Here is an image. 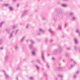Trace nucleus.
Wrapping results in <instances>:
<instances>
[{
  "label": "nucleus",
  "mask_w": 80,
  "mask_h": 80,
  "mask_svg": "<svg viewBox=\"0 0 80 80\" xmlns=\"http://www.w3.org/2000/svg\"><path fill=\"white\" fill-rule=\"evenodd\" d=\"M2 72L4 73V76H5V78H9V76H8V75L7 74V73H5V71L2 70Z\"/></svg>",
  "instance_id": "obj_1"
},
{
  "label": "nucleus",
  "mask_w": 80,
  "mask_h": 80,
  "mask_svg": "<svg viewBox=\"0 0 80 80\" xmlns=\"http://www.w3.org/2000/svg\"><path fill=\"white\" fill-rule=\"evenodd\" d=\"M58 51L60 53L62 52V47L59 46L58 48Z\"/></svg>",
  "instance_id": "obj_2"
},
{
  "label": "nucleus",
  "mask_w": 80,
  "mask_h": 80,
  "mask_svg": "<svg viewBox=\"0 0 80 80\" xmlns=\"http://www.w3.org/2000/svg\"><path fill=\"white\" fill-rule=\"evenodd\" d=\"M58 52V50L57 49H54L53 51L52 52V53L54 55L56 54Z\"/></svg>",
  "instance_id": "obj_3"
},
{
  "label": "nucleus",
  "mask_w": 80,
  "mask_h": 80,
  "mask_svg": "<svg viewBox=\"0 0 80 80\" xmlns=\"http://www.w3.org/2000/svg\"><path fill=\"white\" fill-rule=\"evenodd\" d=\"M8 55H6L4 57L5 61H7L8 60Z\"/></svg>",
  "instance_id": "obj_4"
},
{
  "label": "nucleus",
  "mask_w": 80,
  "mask_h": 80,
  "mask_svg": "<svg viewBox=\"0 0 80 80\" xmlns=\"http://www.w3.org/2000/svg\"><path fill=\"white\" fill-rule=\"evenodd\" d=\"M39 30L42 33H45V31L44 30H43L42 28H40Z\"/></svg>",
  "instance_id": "obj_5"
},
{
  "label": "nucleus",
  "mask_w": 80,
  "mask_h": 80,
  "mask_svg": "<svg viewBox=\"0 0 80 80\" xmlns=\"http://www.w3.org/2000/svg\"><path fill=\"white\" fill-rule=\"evenodd\" d=\"M28 12V11L27 10H25L23 12V14H22V17H23V16H24V15H26V13H27V12Z\"/></svg>",
  "instance_id": "obj_6"
},
{
  "label": "nucleus",
  "mask_w": 80,
  "mask_h": 80,
  "mask_svg": "<svg viewBox=\"0 0 80 80\" xmlns=\"http://www.w3.org/2000/svg\"><path fill=\"white\" fill-rule=\"evenodd\" d=\"M48 31H49V32L50 33L51 35H53V32L52 30V29H49L48 30Z\"/></svg>",
  "instance_id": "obj_7"
},
{
  "label": "nucleus",
  "mask_w": 80,
  "mask_h": 80,
  "mask_svg": "<svg viewBox=\"0 0 80 80\" xmlns=\"http://www.w3.org/2000/svg\"><path fill=\"white\" fill-rule=\"evenodd\" d=\"M76 33H79V36H80V31L79 30V29H77L76 30Z\"/></svg>",
  "instance_id": "obj_8"
},
{
  "label": "nucleus",
  "mask_w": 80,
  "mask_h": 80,
  "mask_svg": "<svg viewBox=\"0 0 80 80\" xmlns=\"http://www.w3.org/2000/svg\"><path fill=\"white\" fill-rule=\"evenodd\" d=\"M77 17H76L75 16H73L72 18V20L75 21V20H77Z\"/></svg>",
  "instance_id": "obj_9"
},
{
  "label": "nucleus",
  "mask_w": 80,
  "mask_h": 80,
  "mask_svg": "<svg viewBox=\"0 0 80 80\" xmlns=\"http://www.w3.org/2000/svg\"><path fill=\"white\" fill-rule=\"evenodd\" d=\"M62 68L61 67H56V70H62Z\"/></svg>",
  "instance_id": "obj_10"
},
{
  "label": "nucleus",
  "mask_w": 80,
  "mask_h": 80,
  "mask_svg": "<svg viewBox=\"0 0 80 80\" xmlns=\"http://www.w3.org/2000/svg\"><path fill=\"white\" fill-rule=\"evenodd\" d=\"M74 41L75 44H78V42L77 41V39H76V38H74Z\"/></svg>",
  "instance_id": "obj_11"
},
{
  "label": "nucleus",
  "mask_w": 80,
  "mask_h": 80,
  "mask_svg": "<svg viewBox=\"0 0 80 80\" xmlns=\"http://www.w3.org/2000/svg\"><path fill=\"white\" fill-rule=\"evenodd\" d=\"M35 67H36L37 70H38H38L40 69V67H38V65H36Z\"/></svg>",
  "instance_id": "obj_12"
},
{
  "label": "nucleus",
  "mask_w": 80,
  "mask_h": 80,
  "mask_svg": "<svg viewBox=\"0 0 80 80\" xmlns=\"http://www.w3.org/2000/svg\"><path fill=\"white\" fill-rule=\"evenodd\" d=\"M25 36L22 37L21 38V39L20 40V42H23V40H24V39H25Z\"/></svg>",
  "instance_id": "obj_13"
},
{
  "label": "nucleus",
  "mask_w": 80,
  "mask_h": 80,
  "mask_svg": "<svg viewBox=\"0 0 80 80\" xmlns=\"http://www.w3.org/2000/svg\"><path fill=\"white\" fill-rule=\"evenodd\" d=\"M13 32H14V31H12L11 32V33L10 34L9 37V38H11V37H12V34H13Z\"/></svg>",
  "instance_id": "obj_14"
},
{
  "label": "nucleus",
  "mask_w": 80,
  "mask_h": 80,
  "mask_svg": "<svg viewBox=\"0 0 80 80\" xmlns=\"http://www.w3.org/2000/svg\"><path fill=\"white\" fill-rule=\"evenodd\" d=\"M59 12H58V14H62L63 13V12H62V10H59Z\"/></svg>",
  "instance_id": "obj_15"
},
{
  "label": "nucleus",
  "mask_w": 80,
  "mask_h": 80,
  "mask_svg": "<svg viewBox=\"0 0 80 80\" xmlns=\"http://www.w3.org/2000/svg\"><path fill=\"white\" fill-rule=\"evenodd\" d=\"M30 42L32 44H34V43H35V42H34V41L32 39L30 40Z\"/></svg>",
  "instance_id": "obj_16"
},
{
  "label": "nucleus",
  "mask_w": 80,
  "mask_h": 80,
  "mask_svg": "<svg viewBox=\"0 0 80 80\" xmlns=\"http://www.w3.org/2000/svg\"><path fill=\"white\" fill-rule=\"evenodd\" d=\"M41 57L42 60L44 62H45V58H44V57H43V55H42Z\"/></svg>",
  "instance_id": "obj_17"
},
{
  "label": "nucleus",
  "mask_w": 80,
  "mask_h": 80,
  "mask_svg": "<svg viewBox=\"0 0 80 80\" xmlns=\"http://www.w3.org/2000/svg\"><path fill=\"white\" fill-rule=\"evenodd\" d=\"M46 66L47 68H50V66L49 65V64H48V63H47L46 64Z\"/></svg>",
  "instance_id": "obj_18"
},
{
  "label": "nucleus",
  "mask_w": 80,
  "mask_h": 80,
  "mask_svg": "<svg viewBox=\"0 0 80 80\" xmlns=\"http://www.w3.org/2000/svg\"><path fill=\"white\" fill-rule=\"evenodd\" d=\"M58 76L59 77H60V78H63V76L62 75H60L59 74L58 75Z\"/></svg>",
  "instance_id": "obj_19"
},
{
  "label": "nucleus",
  "mask_w": 80,
  "mask_h": 80,
  "mask_svg": "<svg viewBox=\"0 0 80 80\" xmlns=\"http://www.w3.org/2000/svg\"><path fill=\"white\" fill-rule=\"evenodd\" d=\"M30 27V24H28L26 26V28L27 29L28 27Z\"/></svg>",
  "instance_id": "obj_20"
},
{
  "label": "nucleus",
  "mask_w": 80,
  "mask_h": 80,
  "mask_svg": "<svg viewBox=\"0 0 80 80\" xmlns=\"http://www.w3.org/2000/svg\"><path fill=\"white\" fill-rule=\"evenodd\" d=\"M3 43V41L2 39H0V45H2Z\"/></svg>",
  "instance_id": "obj_21"
},
{
  "label": "nucleus",
  "mask_w": 80,
  "mask_h": 80,
  "mask_svg": "<svg viewBox=\"0 0 80 80\" xmlns=\"http://www.w3.org/2000/svg\"><path fill=\"white\" fill-rule=\"evenodd\" d=\"M58 29H59V30H61L62 29V28L61 27V25H59L58 26Z\"/></svg>",
  "instance_id": "obj_22"
},
{
  "label": "nucleus",
  "mask_w": 80,
  "mask_h": 80,
  "mask_svg": "<svg viewBox=\"0 0 80 80\" xmlns=\"http://www.w3.org/2000/svg\"><path fill=\"white\" fill-rule=\"evenodd\" d=\"M61 6L62 7H67V5L65 4H62Z\"/></svg>",
  "instance_id": "obj_23"
},
{
  "label": "nucleus",
  "mask_w": 80,
  "mask_h": 80,
  "mask_svg": "<svg viewBox=\"0 0 80 80\" xmlns=\"http://www.w3.org/2000/svg\"><path fill=\"white\" fill-rule=\"evenodd\" d=\"M15 48L16 50H17L18 48V46L17 45H16L15 46Z\"/></svg>",
  "instance_id": "obj_24"
},
{
  "label": "nucleus",
  "mask_w": 80,
  "mask_h": 80,
  "mask_svg": "<svg viewBox=\"0 0 80 80\" xmlns=\"http://www.w3.org/2000/svg\"><path fill=\"white\" fill-rule=\"evenodd\" d=\"M18 29L15 32V34L16 35L17 33H18Z\"/></svg>",
  "instance_id": "obj_25"
},
{
  "label": "nucleus",
  "mask_w": 80,
  "mask_h": 80,
  "mask_svg": "<svg viewBox=\"0 0 80 80\" xmlns=\"http://www.w3.org/2000/svg\"><path fill=\"white\" fill-rule=\"evenodd\" d=\"M29 47H30V49H32V48H33V46H32V45H30Z\"/></svg>",
  "instance_id": "obj_26"
},
{
  "label": "nucleus",
  "mask_w": 80,
  "mask_h": 80,
  "mask_svg": "<svg viewBox=\"0 0 80 80\" xmlns=\"http://www.w3.org/2000/svg\"><path fill=\"white\" fill-rule=\"evenodd\" d=\"M3 23H4V22H2L0 24V27H2V25L3 24Z\"/></svg>",
  "instance_id": "obj_27"
},
{
  "label": "nucleus",
  "mask_w": 80,
  "mask_h": 80,
  "mask_svg": "<svg viewBox=\"0 0 80 80\" xmlns=\"http://www.w3.org/2000/svg\"><path fill=\"white\" fill-rule=\"evenodd\" d=\"M32 53L33 55H35V53L34 51H32Z\"/></svg>",
  "instance_id": "obj_28"
},
{
  "label": "nucleus",
  "mask_w": 80,
  "mask_h": 80,
  "mask_svg": "<svg viewBox=\"0 0 80 80\" xmlns=\"http://www.w3.org/2000/svg\"><path fill=\"white\" fill-rule=\"evenodd\" d=\"M37 62L38 63H40V61L38 59L37 60Z\"/></svg>",
  "instance_id": "obj_29"
},
{
  "label": "nucleus",
  "mask_w": 80,
  "mask_h": 80,
  "mask_svg": "<svg viewBox=\"0 0 80 80\" xmlns=\"http://www.w3.org/2000/svg\"><path fill=\"white\" fill-rule=\"evenodd\" d=\"M6 31L7 32V33H9V30L8 29H6Z\"/></svg>",
  "instance_id": "obj_30"
},
{
  "label": "nucleus",
  "mask_w": 80,
  "mask_h": 80,
  "mask_svg": "<svg viewBox=\"0 0 80 80\" xmlns=\"http://www.w3.org/2000/svg\"><path fill=\"white\" fill-rule=\"evenodd\" d=\"M9 10H10V11H12V10L13 9V8H12L11 7H10L9 8Z\"/></svg>",
  "instance_id": "obj_31"
},
{
  "label": "nucleus",
  "mask_w": 80,
  "mask_h": 80,
  "mask_svg": "<svg viewBox=\"0 0 80 80\" xmlns=\"http://www.w3.org/2000/svg\"><path fill=\"white\" fill-rule=\"evenodd\" d=\"M66 50H71V48H66Z\"/></svg>",
  "instance_id": "obj_32"
},
{
  "label": "nucleus",
  "mask_w": 80,
  "mask_h": 80,
  "mask_svg": "<svg viewBox=\"0 0 80 80\" xmlns=\"http://www.w3.org/2000/svg\"><path fill=\"white\" fill-rule=\"evenodd\" d=\"M74 49H75V50L77 51V48L76 46H74Z\"/></svg>",
  "instance_id": "obj_33"
},
{
  "label": "nucleus",
  "mask_w": 80,
  "mask_h": 80,
  "mask_svg": "<svg viewBox=\"0 0 80 80\" xmlns=\"http://www.w3.org/2000/svg\"><path fill=\"white\" fill-rule=\"evenodd\" d=\"M8 4H4V6H5V7H7V6H8Z\"/></svg>",
  "instance_id": "obj_34"
},
{
  "label": "nucleus",
  "mask_w": 80,
  "mask_h": 80,
  "mask_svg": "<svg viewBox=\"0 0 80 80\" xmlns=\"http://www.w3.org/2000/svg\"><path fill=\"white\" fill-rule=\"evenodd\" d=\"M73 12H71L70 13V15H73Z\"/></svg>",
  "instance_id": "obj_35"
},
{
  "label": "nucleus",
  "mask_w": 80,
  "mask_h": 80,
  "mask_svg": "<svg viewBox=\"0 0 80 80\" xmlns=\"http://www.w3.org/2000/svg\"><path fill=\"white\" fill-rule=\"evenodd\" d=\"M53 39H51L50 40V42L51 43V42H53Z\"/></svg>",
  "instance_id": "obj_36"
},
{
  "label": "nucleus",
  "mask_w": 80,
  "mask_h": 80,
  "mask_svg": "<svg viewBox=\"0 0 80 80\" xmlns=\"http://www.w3.org/2000/svg\"><path fill=\"white\" fill-rule=\"evenodd\" d=\"M65 57H68V54H65Z\"/></svg>",
  "instance_id": "obj_37"
},
{
  "label": "nucleus",
  "mask_w": 80,
  "mask_h": 80,
  "mask_svg": "<svg viewBox=\"0 0 80 80\" xmlns=\"http://www.w3.org/2000/svg\"><path fill=\"white\" fill-rule=\"evenodd\" d=\"M47 41H48V39H47V38L46 39L45 41V42H47Z\"/></svg>",
  "instance_id": "obj_38"
},
{
  "label": "nucleus",
  "mask_w": 80,
  "mask_h": 80,
  "mask_svg": "<svg viewBox=\"0 0 80 80\" xmlns=\"http://www.w3.org/2000/svg\"><path fill=\"white\" fill-rule=\"evenodd\" d=\"M3 47H1V48H0V50H3Z\"/></svg>",
  "instance_id": "obj_39"
},
{
  "label": "nucleus",
  "mask_w": 80,
  "mask_h": 80,
  "mask_svg": "<svg viewBox=\"0 0 80 80\" xmlns=\"http://www.w3.org/2000/svg\"><path fill=\"white\" fill-rule=\"evenodd\" d=\"M79 73V71H77L76 73V74H78Z\"/></svg>",
  "instance_id": "obj_40"
},
{
  "label": "nucleus",
  "mask_w": 80,
  "mask_h": 80,
  "mask_svg": "<svg viewBox=\"0 0 80 80\" xmlns=\"http://www.w3.org/2000/svg\"><path fill=\"white\" fill-rule=\"evenodd\" d=\"M67 26V24H66L64 26V27L65 28Z\"/></svg>",
  "instance_id": "obj_41"
},
{
  "label": "nucleus",
  "mask_w": 80,
  "mask_h": 80,
  "mask_svg": "<svg viewBox=\"0 0 80 80\" xmlns=\"http://www.w3.org/2000/svg\"><path fill=\"white\" fill-rule=\"evenodd\" d=\"M16 27H17V26H13V28L14 29V28H16Z\"/></svg>",
  "instance_id": "obj_42"
},
{
  "label": "nucleus",
  "mask_w": 80,
  "mask_h": 80,
  "mask_svg": "<svg viewBox=\"0 0 80 80\" xmlns=\"http://www.w3.org/2000/svg\"><path fill=\"white\" fill-rule=\"evenodd\" d=\"M42 20H45V18H42Z\"/></svg>",
  "instance_id": "obj_43"
},
{
  "label": "nucleus",
  "mask_w": 80,
  "mask_h": 80,
  "mask_svg": "<svg viewBox=\"0 0 80 80\" xmlns=\"http://www.w3.org/2000/svg\"><path fill=\"white\" fill-rule=\"evenodd\" d=\"M73 67V65L72 64L71 65V68H72Z\"/></svg>",
  "instance_id": "obj_44"
},
{
  "label": "nucleus",
  "mask_w": 80,
  "mask_h": 80,
  "mask_svg": "<svg viewBox=\"0 0 80 80\" xmlns=\"http://www.w3.org/2000/svg\"><path fill=\"white\" fill-rule=\"evenodd\" d=\"M37 34L38 35H40V33L38 32Z\"/></svg>",
  "instance_id": "obj_45"
},
{
  "label": "nucleus",
  "mask_w": 80,
  "mask_h": 80,
  "mask_svg": "<svg viewBox=\"0 0 80 80\" xmlns=\"http://www.w3.org/2000/svg\"><path fill=\"white\" fill-rule=\"evenodd\" d=\"M77 77H76V76H75V75H74L73 76V78H76Z\"/></svg>",
  "instance_id": "obj_46"
},
{
  "label": "nucleus",
  "mask_w": 80,
  "mask_h": 80,
  "mask_svg": "<svg viewBox=\"0 0 80 80\" xmlns=\"http://www.w3.org/2000/svg\"><path fill=\"white\" fill-rule=\"evenodd\" d=\"M73 63H74V64H76V62H75V61H73Z\"/></svg>",
  "instance_id": "obj_47"
},
{
  "label": "nucleus",
  "mask_w": 80,
  "mask_h": 80,
  "mask_svg": "<svg viewBox=\"0 0 80 80\" xmlns=\"http://www.w3.org/2000/svg\"><path fill=\"white\" fill-rule=\"evenodd\" d=\"M44 76H45V77H47V74L45 73L44 74Z\"/></svg>",
  "instance_id": "obj_48"
},
{
  "label": "nucleus",
  "mask_w": 80,
  "mask_h": 80,
  "mask_svg": "<svg viewBox=\"0 0 80 80\" xmlns=\"http://www.w3.org/2000/svg\"><path fill=\"white\" fill-rule=\"evenodd\" d=\"M17 7H19V4H18L17 5Z\"/></svg>",
  "instance_id": "obj_49"
},
{
  "label": "nucleus",
  "mask_w": 80,
  "mask_h": 80,
  "mask_svg": "<svg viewBox=\"0 0 80 80\" xmlns=\"http://www.w3.org/2000/svg\"><path fill=\"white\" fill-rule=\"evenodd\" d=\"M58 11V9H56V10H55V11L56 12V11Z\"/></svg>",
  "instance_id": "obj_50"
},
{
  "label": "nucleus",
  "mask_w": 80,
  "mask_h": 80,
  "mask_svg": "<svg viewBox=\"0 0 80 80\" xmlns=\"http://www.w3.org/2000/svg\"><path fill=\"white\" fill-rule=\"evenodd\" d=\"M49 55H49V54H47V56H48H48H49Z\"/></svg>",
  "instance_id": "obj_51"
},
{
  "label": "nucleus",
  "mask_w": 80,
  "mask_h": 80,
  "mask_svg": "<svg viewBox=\"0 0 80 80\" xmlns=\"http://www.w3.org/2000/svg\"><path fill=\"white\" fill-rule=\"evenodd\" d=\"M52 60H54V58H52Z\"/></svg>",
  "instance_id": "obj_52"
},
{
  "label": "nucleus",
  "mask_w": 80,
  "mask_h": 80,
  "mask_svg": "<svg viewBox=\"0 0 80 80\" xmlns=\"http://www.w3.org/2000/svg\"><path fill=\"white\" fill-rule=\"evenodd\" d=\"M16 80H18V77H16Z\"/></svg>",
  "instance_id": "obj_53"
},
{
  "label": "nucleus",
  "mask_w": 80,
  "mask_h": 80,
  "mask_svg": "<svg viewBox=\"0 0 80 80\" xmlns=\"http://www.w3.org/2000/svg\"><path fill=\"white\" fill-rule=\"evenodd\" d=\"M61 58H62L61 57H60L59 58V59H61Z\"/></svg>",
  "instance_id": "obj_54"
},
{
  "label": "nucleus",
  "mask_w": 80,
  "mask_h": 80,
  "mask_svg": "<svg viewBox=\"0 0 80 80\" xmlns=\"http://www.w3.org/2000/svg\"><path fill=\"white\" fill-rule=\"evenodd\" d=\"M71 60L72 61H73V59H71Z\"/></svg>",
  "instance_id": "obj_55"
},
{
  "label": "nucleus",
  "mask_w": 80,
  "mask_h": 80,
  "mask_svg": "<svg viewBox=\"0 0 80 80\" xmlns=\"http://www.w3.org/2000/svg\"><path fill=\"white\" fill-rule=\"evenodd\" d=\"M63 0V1H67L68 0Z\"/></svg>",
  "instance_id": "obj_56"
},
{
  "label": "nucleus",
  "mask_w": 80,
  "mask_h": 80,
  "mask_svg": "<svg viewBox=\"0 0 80 80\" xmlns=\"http://www.w3.org/2000/svg\"><path fill=\"white\" fill-rule=\"evenodd\" d=\"M17 0H13V2H15Z\"/></svg>",
  "instance_id": "obj_57"
},
{
  "label": "nucleus",
  "mask_w": 80,
  "mask_h": 80,
  "mask_svg": "<svg viewBox=\"0 0 80 80\" xmlns=\"http://www.w3.org/2000/svg\"><path fill=\"white\" fill-rule=\"evenodd\" d=\"M54 21H55V22H56V20H55V19H54Z\"/></svg>",
  "instance_id": "obj_58"
},
{
  "label": "nucleus",
  "mask_w": 80,
  "mask_h": 80,
  "mask_svg": "<svg viewBox=\"0 0 80 80\" xmlns=\"http://www.w3.org/2000/svg\"><path fill=\"white\" fill-rule=\"evenodd\" d=\"M37 1H38V2H39V1H40V0H37Z\"/></svg>",
  "instance_id": "obj_59"
},
{
  "label": "nucleus",
  "mask_w": 80,
  "mask_h": 80,
  "mask_svg": "<svg viewBox=\"0 0 80 80\" xmlns=\"http://www.w3.org/2000/svg\"><path fill=\"white\" fill-rule=\"evenodd\" d=\"M28 40H26V41L27 42H28Z\"/></svg>",
  "instance_id": "obj_60"
},
{
  "label": "nucleus",
  "mask_w": 80,
  "mask_h": 80,
  "mask_svg": "<svg viewBox=\"0 0 80 80\" xmlns=\"http://www.w3.org/2000/svg\"><path fill=\"white\" fill-rule=\"evenodd\" d=\"M0 1L1 2H2V0H0Z\"/></svg>",
  "instance_id": "obj_61"
},
{
  "label": "nucleus",
  "mask_w": 80,
  "mask_h": 80,
  "mask_svg": "<svg viewBox=\"0 0 80 80\" xmlns=\"http://www.w3.org/2000/svg\"><path fill=\"white\" fill-rule=\"evenodd\" d=\"M64 36V37H62V38H63V37H64V36Z\"/></svg>",
  "instance_id": "obj_62"
},
{
  "label": "nucleus",
  "mask_w": 80,
  "mask_h": 80,
  "mask_svg": "<svg viewBox=\"0 0 80 80\" xmlns=\"http://www.w3.org/2000/svg\"><path fill=\"white\" fill-rule=\"evenodd\" d=\"M61 80H63V79H61Z\"/></svg>",
  "instance_id": "obj_63"
},
{
  "label": "nucleus",
  "mask_w": 80,
  "mask_h": 80,
  "mask_svg": "<svg viewBox=\"0 0 80 80\" xmlns=\"http://www.w3.org/2000/svg\"><path fill=\"white\" fill-rule=\"evenodd\" d=\"M43 69H44V68H42V70H43Z\"/></svg>",
  "instance_id": "obj_64"
}]
</instances>
